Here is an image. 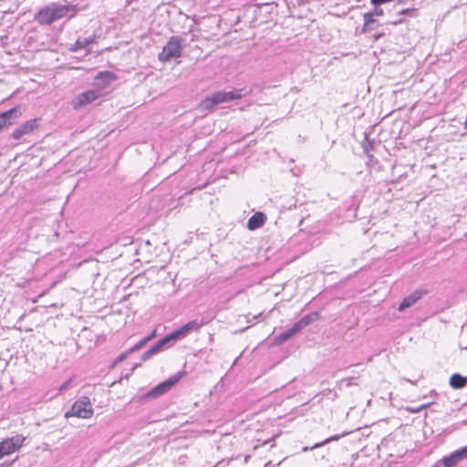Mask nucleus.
<instances>
[{
	"label": "nucleus",
	"instance_id": "nucleus-28",
	"mask_svg": "<svg viewBox=\"0 0 467 467\" xmlns=\"http://www.w3.org/2000/svg\"><path fill=\"white\" fill-rule=\"evenodd\" d=\"M383 35H384V34L382 33V34L374 35L373 36H374L376 39H378V38H379V37H380L381 36H383Z\"/></svg>",
	"mask_w": 467,
	"mask_h": 467
},
{
	"label": "nucleus",
	"instance_id": "nucleus-7",
	"mask_svg": "<svg viewBox=\"0 0 467 467\" xmlns=\"http://www.w3.org/2000/svg\"><path fill=\"white\" fill-rule=\"evenodd\" d=\"M26 437L17 434L9 438H5L0 441V451L3 455L8 456L14 452L18 451L24 445Z\"/></svg>",
	"mask_w": 467,
	"mask_h": 467
},
{
	"label": "nucleus",
	"instance_id": "nucleus-29",
	"mask_svg": "<svg viewBox=\"0 0 467 467\" xmlns=\"http://www.w3.org/2000/svg\"><path fill=\"white\" fill-rule=\"evenodd\" d=\"M404 380L408 381V382H410L411 384H415L412 380L409 379H404Z\"/></svg>",
	"mask_w": 467,
	"mask_h": 467
},
{
	"label": "nucleus",
	"instance_id": "nucleus-3",
	"mask_svg": "<svg viewBox=\"0 0 467 467\" xmlns=\"http://www.w3.org/2000/svg\"><path fill=\"white\" fill-rule=\"evenodd\" d=\"M182 55V39L179 36H171L163 46L161 52L158 55V59L162 62H170L171 59L180 58Z\"/></svg>",
	"mask_w": 467,
	"mask_h": 467
},
{
	"label": "nucleus",
	"instance_id": "nucleus-26",
	"mask_svg": "<svg viewBox=\"0 0 467 467\" xmlns=\"http://www.w3.org/2000/svg\"><path fill=\"white\" fill-rule=\"evenodd\" d=\"M428 406V404H423L420 407H417V408H410L408 409L410 411L413 412V413H417V412H420L422 409L426 408Z\"/></svg>",
	"mask_w": 467,
	"mask_h": 467
},
{
	"label": "nucleus",
	"instance_id": "nucleus-14",
	"mask_svg": "<svg viewBox=\"0 0 467 467\" xmlns=\"http://www.w3.org/2000/svg\"><path fill=\"white\" fill-rule=\"evenodd\" d=\"M266 215L262 212L254 213L247 222V228L250 231H254L261 228L266 222Z\"/></svg>",
	"mask_w": 467,
	"mask_h": 467
},
{
	"label": "nucleus",
	"instance_id": "nucleus-6",
	"mask_svg": "<svg viewBox=\"0 0 467 467\" xmlns=\"http://www.w3.org/2000/svg\"><path fill=\"white\" fill-rule=\"evenodd\" d=\"M186 371H179L165 381L158 384L152 389H150L147 396L150 398H157L166 392H168L174 385H176L184 376Z\"/></svg>",
	"mask_w": 467,
	"mask_h": 467
},
{
	"label": "nucleus",
	"instance_id": "nucleus-9",
	"mask_svg": "<svg viewBox=\"0 0 467 467\" xmlns=\"http://www.w3.org/2000/svg\"><path fill=\"white\" fill-rule=\"evenodd\" d=\"M308 318L303 317L299 321H297L290 329L287 331L281 333L274 338V342L275 345L280 346L284 344L285 341L293 337L296 335L303 327H305L308 324Z\"/></svg>",
	"mask_w": 467,
	"mask_h": 467
},
{
	"label": "nucleus",
	"instance_id": "nucleus-12",
	"mask_svg": "<svg viewBox=\"0 0 467 467\" xmlns=\"http://www.w3.org/2000/svg\"><path fill=\"white\" fill-rule=\"evenodd\" d=\"M37 121V119L26 121L13 131L12 138L20 140L23 136L32 133L38 127Z\"/></svg>",
	"mask_w": 467,
	"mask_h": 467
},
{
	"label": "nucleus",
	"instance_id": "nucleus-24",
	"mask_svg": "<svg viewBox=\"0 0 467 467\" xmlns=\"http://www.w3.org/2000/svg\"><path fill=\"white\" fill-rule=\"evenodd\" d=\"M370 13L373 14V16H380L383 15V9L379 5H374V9Z\"/></svg>",
	"mask_w": 467,
	"mask_h": 467
},
{
	"label": "nucleus",
	"instance_id": "nucleus-15",
	"mask_svg": "<svg viewBox=\"0 0 467 467\" xmlns=\"http://www.w3.org/2000/svg\"><path fill=\"white\" fill-rule=\"evenodd\" d=\"M347 450L343 446L337 445L335 449V451L331 454H328V461H332L337 463V467L344 466L345 463H341L338 460H340L341 455L347 454Z\"/></svg>",
	"mask_w": 467,
	"mask_h": 467
},
{
	"label": "nucleus",
	"instance_id": "nucleus-19",
	"mask_svg": "<svg viewBox=\"0 0 467 467\" xmlns=\"http://www.w3.org/2000/svg\"><path fill=\"white\" fill-rule=\"evenodd\" d=\"M95 42L94 37L91 38H83L78 39L73 46L70 47V50L73 52L79 51L83 48H86L88 46L93 44Z\"/></svg>",
	"mask_w": 467,
	"mask_h": 467
},
{
	"label": "nucleus",
	"instance_id": "nucleus-1",
	"mask_svg": "<svg viewBox=\"0 0 467 467\" xmlns=\"http://www.w3.org/2000/svg\"><path fill=\"white\" fill-rule=\"evenodd\" d=\"M76 11V5L53 3L40 8L35 15V20L41 26H49L67 16L69 13H72L69 17H73Z\"/></svg>",
	"mask_w": 467,
	"mask_h": 467
},
{
	"label": "nucleus",
	"instance_id": "nucleus-22",
	"mask_svg": "<svg viewBox=\"0 0 467 467\" xmlns=\"http://www.w3.org/2000/svg\"><path fill=\"white\" fill-rule=\"evenodd\" d=\"M343 435H344V433L337 434V435L326 438L325 440H323L322 444H323V446L328 445L332 441H337Z\"/></svg>",
	"mask_w": 467,
	"mask_h": 467
},
{
	"label": "nucleus",
	"instance_id": "nucleus-2",
	"mask_svg": "<svg viewBox=\"0 0 467 467\" xmlns=\"http://www.w3.org/2000/svg\"><path fill=\"white\" fill-rule=\"evenodd\" d=\"M244 96V94L243 93V89L234 88L227 92L219 90L209 96H206L202 99L201 106H202L207 110H212L218 104L232 100H238Z\"/></svg>",
	"mask_w": 467,
	"mask_h": 467
},
{
	"label": "nucleus",
	"instance_id": "nucleus-8",
	"mask_svg": "<svg viewBox=\"0 0 467 467\" xmlns=\"http://www.w3.org/2000/svg\"><path fill=\"white\" fill-rule=\"evenodd\" d=\"M118 79V76L113 71L105 70L99 72L94 78V88L102 92L104 89Z\"/></svg>",
	"mask_w": 467,
	"mask_h": 467
},
{
	"label": "nucleus",
	"instance_id": "nucleus-5",
	"mask_svg": "<svg viewBox=\"0 0 467 467\" xmlns=\"http://www.w3.org/2000/svg\"><path fill=\"white\" fill-rule=\"evenodd\" d=\"M103 95V92H99L95 88L88 89L76 96V98L72 100L71 104L74 109L78 110L87 107L88 105L92 104L93 102L100 99Z\"/></svg>",
	"mask_w": 467,
	"mask_h": 467
},
{
	"label": "nucleus",
	"instance_id": "nucleus-18",
	"mask_svg": "<svg viewBox=\"0 0 467 467\" xmlns=\"http://www.w3.org/2000/svg\"><path fill=\"white\" fill-rule=\"evenodd\" d=\"M376 23L375 16H373V14L370 12L364 14V26H363V32L365 33H370L373 30H375V27L373 26V24Z\"/></svg>",
	"mask_w": 467,
	"mask_h": 467
},
{
	"label": "nucleus",
	"instance_id": "nucleus-27",
	"mask_svg": "<svg viewBox=\"0 0 467 467\" xmlns=\"http://www.w3.org/2000/svg\"><path fill=\"white\" fill-rule=\"evenodd\" d=\"M156 337V330H153L148 337H146L144 339L145 341L149 342L150 340L153 339Z\"/></svg>",
	"mask_w": 467,
	"mask_h": 467
},
{
	"label": "nucleus",
	"instance_id": "nucleus-4",
	"mask_svg": "<svg viewBox=\"0 0 467 467\" xmlns=\"http://www.w3.org/2000/svg\"><path fill=\"white\" fill-rule=\"evenodd\" d=\"M94 414V409L88 397H82L76 400L71 409L65 413L66 418L77 417L80 419H90Z\"/></svg>",
	"mask_w": 467,
	"mask_h": 467
},
{
	"label": "nucleus",
	"instance_id": "nucleus-30",
	"mask_svg": "<svg viewBox=\"0 0 467 467\" xmlns=\"http://www.w3.org/2000/svg\"><path fill=\"white\" fill-rule=\"evenodd\" d=\"M373 26L375 27V30H376L378 27V23L376 22L375 24H373Z\"/></svg>",
	"mask_w": 467,
	"mask_h": 467
},
{
	"label": "nucleus",
	"instance_id": "nucleus-10",
	"mask_svg": "<svg viewBox=\"0 0 467 467\" xmlns=\"http://www.w3.org/2000/svg\"><path fill=\"white\" fill-rule=\"evenodd\" d=\"M467 459V445L451 452L442 459L444 467H455L459 462Z\"/></svg>",
	"mask_w": 467,
	"mask_h": 467
},
{
	"label": "nucleus",
	"instance_id": "nucleus-23",
	"mask_svg": "<svg viewBox=\"0 0 467 467\" xmlns=\"http://www.w3.org/2000/svg\"><path fill=\"white\" fill-rule=\"evenodd\" d=\"M147 343V341H145V339L143 338L142 340H140V342H138L135 346H133L130 350L129 352H133L135 350H138L140 348H141L145 344Z\"/></svg>",
	"mask_w": 467,
	"mask_h": 467
},
{
	"label": "nucleus",
	"instance_id": "nucleus-16",
	"mask_svg": "<svg viewBox=\"0 0 467 467\" xmlns=\"http://www.w3.org/2000/svg\"><path fill=\"white\" fill-rule=\"evenodd\" d=\"M467 384V378L462 377L460 374H453L450 379V385L453 389H462Z\"/></svg>",
	"mask_w": 467,
	"mask_h": 467
},
{
	"label": "nucleus",
	"instance_id": "nucleus-11",
	"mask_svg": "<svg viewBox=\"0 0 467 467\" xmlns=\"http://www.w3.org/2000/svg\"><path fill=\"white\" fill-rule=\"evenodd\" d=\"M427 294L428 291L425 289H417L413 291L411 294L403 298V300L401 301L398 307V310L400 312H402L406 308L412 306Z\"/></svg>",
	"mask_w": 467,
	"mask_h": 467
},
{
	"label": "nucleus",
	"instance_id": "nucleus-32",
	"mask_svg": "<svg viewBox=\"0 0 467 467\" xmlns=\"http://www.w3.org/2000/svg\"><path fill=\"white\" fill-rule=\"evenodd\" d=\"M150 356V355H145V354H144V358H149Z\"/></svg>",
	"mask_w": 467,
	"mask_h": 467
},
{
	"label": "nucleus",
	"instance_id": "nucleus-25",
	"mask_svg": "<svg viewBox=\"0 0 467 467\" xmlns=\"http://www.w3.org/2000/svg\"><path fill=\"white\" fill-rule=\"evenodd\" d=\"M128 353H130V352L128 351L127 353H121L120 355H119L117 357V358L115 359V361L113 362V366H115L118 363L123 361L127 358Z\"/></svg>",
	"mask_w": 467,
	"mask_h": 467
},
{
	"label": "nucleus",
	"instance_id": "nucleus-31",
	"mask_svg": "<svg viewBox=\"0 0 467 467\" xmlns=\"http://www.w3.org/2000/svg\"><path fill=\"white\" fill-rule=\"evenodd\" d=\"M407 11L406 10H402L400 12V14H405Z\"/></svg>",
	"mask_w": 467,
	"mask_h": 467
},
{
	"label": "nucleus",
	"instance_id": "nucleus-21",
	"mask_svg": "<svg viewBox=\"0 0 467 467\" xmlns=\"http://www.w3.org/2000/svg\"><path fill=\"white\" fill-rule=\"evenodd\" d=\"M168 343L167 338L162 337L151 348H150L147 352H145V355H153L157 353L164 345Z\"/></svg>",
	"mask_w": 467,
	"mask_h": 467
},
{
	"label": "nucleus",
	"instance_id": "nucleus-17",
	"mask_svg": "<svg viewBox=\"0 0 467 467\" xmlns=\"http://www.w3.org/2000/svg\"><path fill=\"white\" fill-rule=\"evenodd\" d=\"M189 335L188 331L185 329V327H181L179 329H176L170 333L169 335L165 336V338H167L168 343L170 341H175L181 338H183Z\"/></svg>",
	"mask_w": 467,
	"mask_h": 467
},
{
	"label": "nucleus",
	"instance_id": "nucleus-20",
	"mask_svg": "<svg viewBox=\"0 0 467 467\" xmlns=\"http://www.w3.org/2000/svg\"><path fill=\"white\" fill-rule=\"evenodd\" d=\"M202 326H203L202 323H200L196 319H193V320L187 322L185 325H183V327H185V329L190 334L191 332H198L202 328Z\"/></svg>",
	"mask_w": 467,
	"mask_h": 467
},
{
	"label": "nucleus",
	"instance_id": "nucleus-13",
	"mask_svg": "<svg viewBox=\"0 0 467 467\" xmlns=\"http://www.w3.org/2000/svg\"><path fill=\"white\" fill-rule=\"evenodd\" d=\"M21 115L20 105L0 113V130L13 125L14 122L12 121V119L20 118Z\"/></svg>",
	"mask_w": 467,
	"mask_h": 467
}]
</instances>
